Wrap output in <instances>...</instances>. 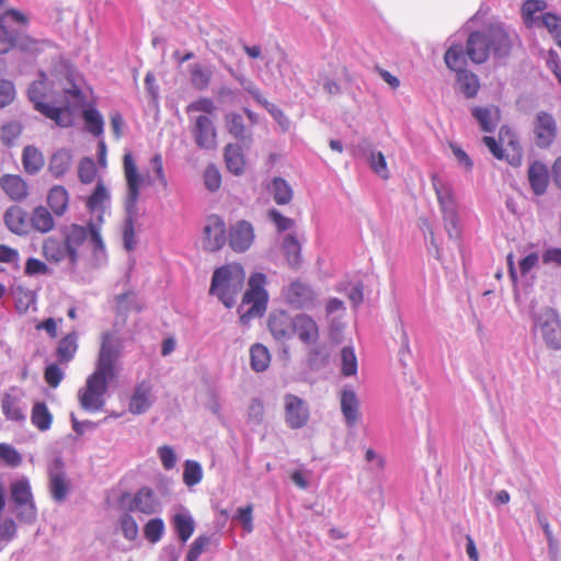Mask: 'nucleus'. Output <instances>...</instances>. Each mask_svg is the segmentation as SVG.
I'll return each mask as SVG.
<instances>
[{"label": "nucleus", "instance_id": "obj_1", "mask_svg": "<svg viewBox=\"0 0 561 561\" xmlns=\"http://www.w3.org/2000/svg\"><path fill=\"white\" fill-rule=\"evenodd\" d=\"M112 339L111 332L103 334L95 370L87 378L85 386L78 392L81 408L91 413L103 410L108 381L116 377V362L119 352L113 345Z\"/></svg>", "mask_w": 561, "mask_h": 561}, {"label": "nucleus", "instance_id": "obj_2", "mask_svg": "<svg viewBox=\"0 0 561 561\" xmlns=\"http://www.w3.org/2000/svg\"><path fill=\"white\" fill-rule=\"evenodd\" d=\"M28 98L38 112L61 127L72 124L71 108L79 106L84 99L81 89L75 84L64 88L62 94L51 90L44 73L30 85Z\"/></svg>", "mask_w": 561, "mask_h": 561}, {"label": "nucleus", "instance_id": "obj_3", "mask_svg": "<svg viewBox=\"0 0 561 561\" xmlns=\"http://www.w3.org/2000/svg\"><path fill=\"white\" fill-rule=\"evenodd\" d=\"M244 280L245 272L240 264L224 265L214 272L209 294L216 296L227 308H231L243 289Z\"/></svg>", "mask_w": 561, "mask_h": 561}, {"label": "nucleus", "instance_id": "obj_4", "mask_svg": "<svg viewBox=\"0 0 561 561\" xmlns=\"http://www.w3.org/2000/svg\"><path fill=\"white\" fill-rule=\"evenodd\" d=\"M124 174L127 185V196L125 201L126 210L129 213L124 224L123 239L126 250L131 251L135 247V228L131 214L135 213L139 198V187L141 178L138 173L135 159L130 152L123 157Z\"/></svg>", "mask_w": 561, "mask_h": 561}, {"label": "nucleus", "instance_id": "obj_5", "mask_svg": "<svg viewBox=\"0 0 561 561\" xmlns=\"http://www.w3.org/2000/svg\"><path fill=\"white\" fill-rule=\"evenodd\" d=\"M266 277L262 273L253 274L249 279V289L243 294L239 307L240 320L248 323L251 319L261 317L266 309L267 293L264 289Z\"/></svg>", "mask_w": 561, "mask_h": 561}, {"label": "nucleus", "instance_id": "obj_6", "mask_svg": "<svg viewBox=\"0 0 561 561\" xmlns=\"http://www.w3.org/2000/svg\"><path fill=\"white\" fill-rule=\"evenodd\" d=\"M45 44L49 42L35 39L26 33L11 31L0 22V55H5L13 49L36 54L43 50Z\"/></svg>", "mask_w": 561, "mask_h": 561}, {"label": "nucleus", "instance_id": "obj_7", "mask_svg": "<svg viewBox=\"0 0 561 561\" xmlns=\"http://www.w3.org/2000/svg\"><path fill=\"white\" fill-rule=\"evenodd\" d=\"M10 497L15 506L22 510L18 514L20 519L27 523H33L36 519L37 508L27 478L23 477L10 483Z\"/></svg>", "mask_w": 561, "mask_h": 561}, {"label": "nucleus", "instance_id": "obj_8", "mask_svg": "<svg viewBox=\"0 0 561 561\" xmlns=\"http://www.w3.org/2000/svg\"><path fill=\"white\" fill-rule=\"evenodd\" d=\"M433 188L444 215L445 227L450 237L458 234L456 203L451 186L444 183L437 174L431 176Z\"/></svg>", "mask_w": 561, "mask_h": 561}, {"label": "nucleus", "instance_id": "obj_9", "mask_svg": "<svg viewBox=\"0 0 561 561\" xmlns=\"http://www.w3.org/2000/svg\"><path fill=\"white\" fill-rule=\"evenodd\" d=\"M535 327L549 348L561 350V319L554 310L546 309L538 314L535 319Z\"/></svg>", "mask_w": 561, "mask_h": 561}, {"label": "nucleus", "instance_id": "obj_10", "mask_svg": "<svg viewBox=\"0 0 561 561\" xmlns=\"http://www.w3.org/2000/svg\"><path fill=\"white\" fill-rule=\"evenodd\" d=\"M533 133L536 146L548 149L554 142L558 135V125L554 117L547 112H538L533 122Z\"/></svg>", "mask_w": 561, "mask_h": 561}, {"label": "nucleus", "instance_id": "obj_11", "mask_svg": "<svg viewBox=\"0 0 561 561\" xmlns=\"http://www.w3.org/2000/svg\"><path fill=\"white\" fill-rule=\"evenodd\" d=\"M48 486L53 500L58 503L64 502L70 492L71 483L60 459H56L48 471Z\"/></svg>", "mask_w": 561, "mask_h": 561}, {"label": "nucleus", "instance_id": "obj_12", "mask_svg": "<svg viewBox=\"0 0 561 561\" xmlns=\"http://www.w3.org/2000/svg\"><path fill=\"white\" fill-rule=\"evenodd\" d=\"M286 301L295 309H311L316 306L317 295L307 284L295 280L290 283L285 294Z\"/></svg>", "mask_w": 561, "mask_h": 561}, {"label": "nucleus", "instance_id": "obj_13", "mask_svg": "<svg viewBox=\"0 0 561 561\" xmlns=\"http://www.w3.org/2000/svg\"><path fill=\"white\" fill-rule=\"evenodd\" d=\"M284 401L285 421L287 425L294 430L304 427L309 420V411L306 402L294 394H286Z\"/></svg>", "mask_w": 561, "mask_h": 561}, {"label": "nucleus", "instance_id": "obj_14", "mask_svg": "<svg viewBox=\"0 0 561 561\" xmlns=\"http://www.w3.org/2000/svg\"><path fill=\"white\" fill-rule=\"evenodd\" d=\"M204 248L207 251H218L226 243V225L224 220L217 216L211 215L207 219L204 227Z\"/></svg>", "mask_w": 561, "mask_h": 561}, {"label": "nucleus", "instance_id": "obj_15", "mask_svg": "<svg viewBox=\"0 0 561 561\" xmlns=\"http://www.w3.org/2000/svg\"><path fill=\"white\" fill-rule=\"evenodd\" d=\"M294 335H297L299 341L304 344L314 345L320 337L319 325L311 316L299 313L294 317L293 336Z\"/></svg>", "mask_w": 561, "mask_h": 561}, {"label": "nucleus", "instance_id": "obj_16", "mask_svg": "<svg viewBox=\"0 0 561 561\" xmlns=\"http://www.w3.org/2000/svg\"><path fill=\"white\" fill-rule=\"evenodd\" d=\"M192 133L196 145L203 149H213L216 147L217 134L211 118L206 115L196 117Z\"/></svg>", "mask_w": 561, "mask_h": 561}, {"label": "nucleus", "instance_id": "obj_17", "mask_svg": "<svg viewBox=\"0 0 561 561\" xmlns=\"http://www.w3.org/2000/svg\"><path fill=\"white\" fill-rule=\"evenodd\" d=\"M160 510L161 503L149 486H142L137 490L128 507L129 512H139L145 515H153Z\"/></svg>", "mask_w": 561, "mask_h": 561}, {"label": "nucleus", "instance_id": "obj_18", "mask_svg": "<svg viewBox=\"0 0 561 561\" xmlns=\"http://www.w3.org/2000/svg\"><path fill=\"white\" fill-rule=\"evenodd\" d=\"M0 187L13 202H24L30 196L27 182L18 174H3L0 176Z\"/></svg>", "mask_w": 561, "mask_h": 561}, {"label": "nucleus", "instance_id": "obj_19", "mask_svg": "<svg viewBox=\"0 0 561 561\" xmlns=\"http://www.w3.org/2000/svg\"><path fill=\"white\" fill-rule=\"evenodd\" d=\"M294 317L284 310L271 312L267 327L275 340L286 341L293 337Z\"/></svg>", "mask_w": 561, "mask_h": 561}, {"label": "nucleus", "instance_id": "obj_20", "mask_svg": "<svg viewBox=\"0 0 561 561\" xmlns=\"http://www.w3.org/2000/svg\"><path fill=\"white\" fill-rule=\"evenodd\" d=\"M490 37L481 32H472L466 44V54L474 64L486 61L490 54Z\"/></svg>", "mask_w": 561, "mask_h": 561}, {"label": "nucleus", "instance_id": "obj_21", "mask_svg": "<svg viewBox=\"0 0 561 561\" xmlns=\"http://www.w3.org/2000/svg\"><path fill=\"white\" fill-rule=\"evenodd\" d=\"M254 240L253 227L245 220L238 221L230 228L229 244L237 252L248 250Z\"/></svg>", "mask_w": 561, "mask_h": 561}, {"label": "nucleus", "instance_id": "obj_22", "mask_svg": "<svg viewBox=\"0 0 561 561\" xmlns=\"http://www.w3.org/2000/svg\"><path fill=\"white\" fill-rule=\"evenodd\" d=\"M28 220L26 210L19 205L10 206L3 215L5 227L18 236H26L30 233Z\"/></svg>", "mask_w": 561, "mask_h": 561}, {"label": "nucleus", "instance_id": "obj_23", "mask_svg": "<svg viewBox=\"0 0 561 561\" xmlns=\"http://www.w3.org/2000/svg\"><path fill=\"white\" fill-rule=\"evenodd\" d=\"M88 237V227L78 224L70 225L64 232V242L69 251V263L75 266L79 260L78 248L83 244Z\"/></svg>", "mask_w": 561, "mask_h": 561}, {"label": "nucleus", "instance_id": "obj_24", "mask_svg": "<svg viewBox=\"0 0 561 561\" xmlns=\"http://www.w3.org/2000/svg\"><path fill=\"white\" fill-rule=\"evenodd\" d=\"M30 232L48 233L56 227L54 214L43 205L35 206L28 217Z\"/></svg>", "mask_w": 561, "mask_h": 561}, {"label": "nucleus", "instance_id": "obj_25", "mask_svg": "<svg viewBox=\"0 0 561 561\" xmlns=\"http://www.w3.org/2000/svg\"><path fill=\"white\" fill-rule=\"evenodd\" d=\"M70 195L62 185L53 186L46 197L47 208L57 217H62L69 208Z\"/></svg>", "mask_w": 561, "mask_h": 561}, {"label": "nucleus", "instance_id": "obj_26", "mask_svg": "<svg viewBox=\"0 0 561 561\" xmlns=\"http://www.w3.org/2000/svg\"><path fill=\"white\" fill-rule=\"evenodd\" d=\"M472 116L477 119L484 133H492L501 121V112L497 106L472 108Z\"/></svg>", "mask_w": 561, "mask_h": 561}, {"label": "nucleus", "instance_id": "obj_27", "mask_svg": "<svg viewBox=\"0 0 561 561\" xmlns=\"http://www.w3.org/2000/svg\"><path fill=\"white\" fill-rule=\"evenodd\" d=\"M78 333L72 331L62 336L56 347V358L58 364H68L76 357L78 352Z\"/></svg>", "mask_w": 561, "mask_h": 561}, {"label": "nucleus", "instance_id": "obj_28", "mask_svg": "<svg viewBox=\"0 0 561 561\" xmlns=\"http://www.w3.org/2000/svg\"><path fill=\"white\" fill-rule=\"evenodd\" d=\"M528 181L535 195L545 194L549 184L547 167L539 161L531 163L528 168Z\"/></svg>", "mask_w": 561, "mask_h": 561}, {"label": "nucleus", "instance_id": "obj_29", "mask_svg": "<svg viewBox=\"0 0 561 561\" xmlns=\"http://www.w3.org/2000/svg\"><path fill=\"white\" fill-rule=\"evenodd\" d=\"M42 254L50 263H59L65 259L69 260V251L64 240L56 237H48L43 241Z\"/></svg>", "mask_w": 561, "mask_h": 561}, {"label": "nucleus", "instance_id": "obj_30", "mask_svg": "<svg viewBox=\"0 0 561 561\" xmlns=\"http://www.w3.org/2000/svg\"><path fill=\"white\" fill-rule=\"evenodd\" d=\"M224 159L227 169L234 175L243 174L245 158L242 148L237 144H228L224 149Z\"/></svg>", "mask_w": 561, "mask_h": 561}, {"label": "nucleus", "instance_id": "obj_31", "mask_svg": "<svg viewBox=\"0 0 561 561\" xmlns=\"http://www.w3.org/2000/svg\"><path fill=\"white\" fill-rule=\"evenodd\" d=\"M341 410L348 426H354L359 419V402L353 390L341 393Z\"/></svg>", "mask_w": 561, "mask_h": 561}, {"label": "nucleus", "instance_id": "obj_32", "mask_svg": "<svg viewBox=\"0 0 561 561\" xmlns=\"http://www.w3.org/2000/svg\"><path fill=\"white\" fill-rule=\"evenodd\" d=\"M151 386L146 381L140 382L130 399L129 411L133 414H141L147 411L151 404Z\"/></svg>", "mask_w": 561, "mask_h": 561}, {"label": "nucleus", "instance_id": "obj_33", "mask_svg": "<svg viewBox=\"0 0 561 561\" xmlns=\"http://www.w3.org/2000/svg\"><path fill=\"white\" fill-rule=\"evenodd\" d=\"M225 127L234 139L251 142V134L247 130L244 118L241 114L236 112L226 114Z\"/></svg>", "mask_w": 561, "mask_h": 561}, {"label": "nucleus", "instance_id": "obj_34", "mask_svg": "<svg viewBox=\"0 0 561 561\" xmlns=\"http://www.w3.org/2000/svg\"><path fill=\"white\" fill-rule=\"evenodd\" d=\"M188 71L193 88L203 91L209 87L213 78V68L210 66L195 62L190 65Z\"/></svg>", "mask_w": 561, "mask_h": 561}, {"label": "nucleus", "instance_id": "obj_35", "mask_svg": "<svg viewBox=\"0 0 561 561\" xmlns=\"http://www.w3.org/2000/svg\"><path fill=\"white\" fill-rule=\"evenodd\" d=\"M23 169L27 174H37L45 165L43 153L34 146H26L22 152Z\"/></svg>", "mask_w": 561, "mask_h": 561}, {"label": "nucleus", "instance_id": "obj_36", "mask_svg": "<svg viewBox=\"0 0 561 561\" xmlns=\"http://www.w3.org/2000/svg\"><path fill=\"white\" fill-rule=\"evenodd\" d=\"M171 524L182 542H186L195 530V522L190 513H176L171 518Z\"/></svg>", "mask_w": 561, "mask_h": 561}, {"label": "nucleus", "instance_id": "obj_37", "mask_svg": "<svg viewBox=\"0 0 561 561\" xmlns=\"http://www.w3.org/2000/svg\"><path fill=\"white\" fill-rule=\"evenodd\" d=\"M548 8L546 0H526L520 8V15L524 24L528 28L540 23L539 18H536V13L543 12Z\"/></svg>", "mask_w": 561, "mask_h": 561}, {"label": "nucleus", "instance_id": "obj_38", "mask_svg": "<svg viewBox=\"0 0 561 561\" xmlns=\"http://www.w3.org/2000/svg\"><path fill=\"white\" fill-rule=\"evenodd\" d=\"M72 154L69 150L61 149L55 152L48 164V171L56 179L64 176L71 168Z\"/></svg>", "mask_w": 561, "mask_h": 561}, {"label": "nucleus", "instance_id": "obj_39", "mask_svg": "<svg viewBox=\"0 0 561 561\" xmlns=\"http://www.w3.org/2000/svg\"><path fill=\"white\" fill-rule=\"evenodd\" d=\"M268 191L277 205H287L293 201L294 191L289 183L279 176L272 180Z\"/></svg>", "mask_w": 561, "mask_h": 561}, {"label": "nucleus", "instance_id": "obj_40", "mask_svg": "<svg viewBox=\"0 0 561 561\" xmlns=\"http://www.w3.org/2000/svg\"><path fill=\"white\" fill-rule=\"evenodd\" d=\"M110 201V192L103 181L99 180L92 194L87 199V208L90 211H100L99 220L102 221L104 205Z\"/></svg>", "mask_w": 561, "mask_h": 561}, {"label": "nucleus", "instance_id": "obj_41", "mask_svg": "<svg viewBox=\"0 0 561 561\" xmlns=\"http://www.w3.org/2000/svg\"><path fill=\"white\" fill-rule=\"evenodd\" d=\"M499 141L501 145L506 146L512 151L511 164H519L522 160V147L516 135L507 126H502L499 131Z\"/></svg>", "mask_w": 561, "mask_h": 561}, {"label": "nucleus", "instance_id": "obj_42", "mask_svg": "<svg viewBox=\"0 0 561 561\" xmlns=\"http://www.w3.org/2000/svg\"><path fill=\"white\" fill-rule=\"evenodd\" d=\"M270 363L271 354L265 345L255 343L250 347V365L254 371L262 373L266 370Z\"/></svg>", "mask_w": 561, "mask_h": 561}, {"label": "nucleus", "instance_id": "obj_43", "mask_svg": "<svg viewBox=\"0 0 561 561\" xmlns=\"http://www.w3.org/2000/svg\"><path fill=\"white\" fill-rule=\"evenodd\" d=\"M32 424L41 432L50 428L53 423V414L45 402H35L31 412Z\"/></svg>", "mask_w": 561, "mask_h": 561}, {"label": "nucleus", "instance_id": "obj_44", "mask_svg": "<svg viewBox=\"0 0 561 561\" xmlns=\"http://www.w3.org/2000/svg\"><path fill=\"white\" fill-rule=\"evenodd\" d=\"M1 410L4 416L14 422H22L25 420V414L20 407V400L10 393H4L1 399Z\"/></svg>", "mask_w": 561, "mask_h": 561}, {"label": "nucleus", "instance_id": "obj_45", "mask_svg": "<svg viewBox=\"0 0 561 561\" xmlns=\"http://www.w3.org/2000/svg\"><path fill=\"white\" fill-rule=\"evenodd\" d=\"M457 81L466 98L472 99L478 94L480 90V81L473 72L466 69L458 72Z\"/></svg>", "mask_w": 561, "mask_h": 561}, {"label": "nucleus", "instance_id": "obj_46", "mask_svg": "<svg viewBox=\"0 0 561 561\" xmlns=\"http://www.w3.org/2000/svg\"><path fill=\"white\" fill-rule=\"evenodd\" d=\"M444 60L446 66L456 72L465 70L466 55L461 45H451L445 53Z\"/></svg>", "mask_w": 561, "mask_h": 561}, {"label": "nucleus", "instance_id": "obj_47", "mask_svg": "<svg viewBox=\"0 0 561 561\" xmlns=\"http://www.w3.org/2000/svg\"><path fill=\"white\" fill-rule=\"evenodd\" d=\"M283 252L289 265L296 267L301 262V245L294 234H288L283 241Z\"/></svg>", "mask_w": 561, "mask_h": 561}, {"label": "nucleus", "instance_id": "obj_48", "mask_svg": "<svg viewBox=\"0 0 561 561\" xmlns=\"http://www.w3.org/2000/svg\"><path fill=\"white\" fill-rule=\"evenodd\" d=\"M85 128L92 135L100 137L104 131V121L100 112L93 107L87 108L82 113Z\"/></svg>", "mask_w": 561, "mask_h": 561}, {"label": "nucleus", "instance_id": "obj_49", "mask_svg": "<svg viewBox=\"0 0 561 561\" xmlns=\"http://www.w3.org/2000/svg\"><path fill=\"white\" fill-rule=\"evenodd\" d=\"M540 23L537 26L545 27L554 38L558 46L561 47V16L546 12L539 16Z\"/></svg>", "mask_w": 561, "mask_h": 561}, {"label": "nucleus", "instance_id": "obj_50", "mask_svg": "<svg viewBox=\"0 0 561 561\" xmlns=\"http://www.w3.org/2000/svg\"><path fill=\"white\" fill-rule=\"evenodd\" d=\"M164 530L165 525L162 518H151L144 526V536L150 543H157L162 539Z\"/></svg>", "mask_w": 561, "mask_h": 561}, {"label": "nucleus", "instance_id": "obj_51", "mask_svg": "<svg viewBox=\"0 0 561 561\" xmlns=\"http://www.w3.org/2000/svg\"><path fill=\"white\" fill-rule=\"evenodd\" d=\"M341 371L344 376H354L357 373V358L354 350L345 346L341 351Z\"/></svg>", "mask_w": 561, "mask_h": 561}, {"label": "nucleus", "instance_id": "obj_52", "mask_svg": "<svg viewBox=\"0 0 561 561\" xmlns=\"http://www.w3.org/2000/svg\"><path fill=\"white\" fill-rule=\"evenodd\" d=\"M203 478L202 467L197 461L186 460L183 471V481L187 486H193L201 482Z\"/></svg>", "mask_w": 561, "mask_h": 561}, {"label": "nucleus", "instance_id": "obj_53", "mask_svg": "<svg viewBox=\"0 0 561 561\" xmlns=\"http://www.w3.org/2000/svg\"><path fill=\"white\" fill-rule=\"evenodd\" d=\"M96 167L91 158H83L81 159L79 165H78V178L83 184H90L92 183L96 178Z\"/></svg>", "mask_w": 561, "mask_h": 561}, {"label": "nucleus", "instance_id": "obj_54", "mask_svg": "<svg viewBox=\"0 0 561 561\" xmlns=\"http://www.w3.org/2000/svg\"><path fill=\"white\" fill-rule=\"evenodd\" d=\"M119 526H121L123 536L127 540L134 541L137 539L138 533H139L138 524L135 520V518L130 515L129 511H128V513H125L119 517Z\"/></svg>", "mask_w": 561, "mask_h": 561}, {"label": "nucleus", "instance_id": "obj_55", "mask_svg": "<svg viewBox=\"0 0 561 561\" xmlns=\"http://www.w3.org/2000/svg\"><path fill=\"white\" fill-rule=\"evenodd\" d=\"M210 545V537L207 535H199L191 543L186 554V561H197L199 556L206 551Z\"/></svg>", "mask_w": 561, "mask_h": 561}, {"label": "nucleus", "instance_id": "obj_56", "mask_svg": "<svg viewBox=\"0 0 561 561\" xmlns=\"http://www.w3.org/2000/svg\"><path fill=\"white\" fill-rule=\"evenodd\" d=\"M16 535V524L12 518L0 523V550L4 549Z\"/></svg>", "mask_w": 561, "mask_h": 561}, {"label": "nucleus", "instance_id": "obj_57", "mask_svg": "<svg viewBox=\"0 0 561 561\" xmlns=\"http://www.w3.org/2000/svg\"><path fill=\"white\" fill-rule=\"evenodd\" d=\"M64 377V371L57 363L47 365L44 370L45 382L51 388H57L62 381Z\"/></svg>", "mask_w": 561, "mask_h": 561}, {"label": "nucleus", "instance_id": "obj_58", "mask_svg": "<svg viewBox=\"0 0 561 561\" xmlns=\"http://www.w3.org/2000/svg\"><path fill=\"white\" fill-rule=\"evenodd\" d=\"M369 165L371 170L381 179H389V170L387 168L386 158L381 152H371L369 157Z\"/></svg>", "mask_w": 561, "mask_h": 561}, {"label": "nucleus", "instance_id": "obj_59", "mask_svg": "<svg viewBox=\"0 0 561 561\" xmlns=\"http://www.w3.org/2000/svg\"><path fill=\"white\" fill-rule=\"evenodd\" d=\"M204 183L210 192H216L219 190L221 185V175L219 170L210 164L206 168L204 172Z\"/></svg>", "mask_w": 561, "mask_h": 561}, {"label": "nucleus", "instance_id": "obj_60", "mask_svg": "<svg viewBox=\"0 0 561 561\" xmlns=\"http://www.w3.org/2000/svg\"><path fill=\"white\" fill-rule=\"evenodd\" d=\"M0 459L11 467H18L22 462V457L15 448L8 444H0Z\"/></svg>", "mask_w": 561, "mask_h": 561}, {"label": "nucleus", "instance_id": "obj_61", "mask_svg": "<svg viewBox=\"0 0 561 561\" xmlns=\"http://www.w3.org/2000/svg\"><path fill=\"white\" fill-rule=\"evenodd\" d=\"M50 273V268L48 265L36 259V257H30L27 259L24 267V274L26 276H34V275H47Z\"/></svg>", "mask_w": 561, "mask_h": 561}, {"label": "nucleus", "instance_id": "obj_62", "mask_svg": "<svg viewBox=\"0 0 561 561\" xmlns=\"http://www.w3.org/2000/svg\"><path fill=\"white\" fill-rule=\"evenodd\" d=\"M215 111L216 105L209 98H199L198 100L190 103L186 107L187 113L202 112L211 115Z\"/></svg>", "mask_w": 561, "mask_h": 561}, {"label": "nucleus", "instance_id": "obj_63", "mask_svg": "<svg viewBox=\"0 0 561 561\" xmlns=\"http://www.w3.org/2000/svg\"><path fill=\"white\" fill-rule=\"evenodd\" d=\"M267 216L279 232L286 231L295 225L293 219L285 217L275 208L270 209Z\"/></svg>", "mask_w": 561, "mask_h": 561}, {"label": "nucleus", "instance_id": "obj_64", "mask_svg": "<svg viewBox=\"0 0 561 561\" xmlns=\"http://www.w3.org/2000/svg\"><path fill=\"white\" fill-rule=\"evenodd\" d=\"M542 263L546 265H553L556 267H561V248L551 247L543 251L542 253Z\"/></svg>", "mask_w": 561, "mask_h": 561}]
</instances>
